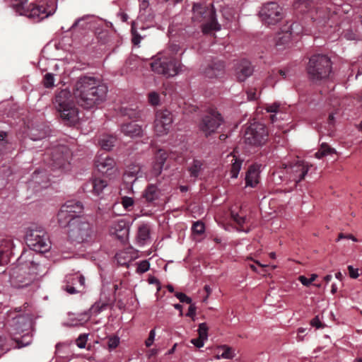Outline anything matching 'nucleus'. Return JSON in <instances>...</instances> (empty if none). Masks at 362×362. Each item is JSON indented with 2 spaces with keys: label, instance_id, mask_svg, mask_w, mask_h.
Masks as SVG:
<instances>
[{
  "label": "nucleus",
  "instance_id": "nucleus-1",
  "mask_svg": "<svg viewBox=\"0 0 362 362\" xmlns=\"http://www.w3.org/2000/svg\"><path fill=\"white\" fill-rule=\"evenodd\" d=\"M107 90L95 78L85 76L76 83L74 95L80 106L90 109L104 100Z\"/></svg>",
  "mask_w": 362,
  "mask_h": 362
},
{
  "label": "nucleus",
  "instance_id": "nucleus-2",
  "mask_svg": "<svg viewBox=\"0 0 362 362\" xmlns=\"http://www.w3.org/2000/svg\"><path fill=\"white\" fill-rule=\"evenodd\" d=\"M68 235L72 242L81 243L90 240L94 235L93 226L85 217H73L69 221Z\"/></svg>",
  "mask_w": 362,
  "mask_h": 362
},
{
  "label": "nucleus",
  "instance_id": "nucleus-3",
  "mask_svg": "<svg viewBox=\"0 0 362 362\" xmlns=\"http://www.w3.org/2000/svg\"><path fill=\"white\" fill-rule=\"evenodd\" d=\"M307 70L309 78L313 82L326 79L332 71L331 60L326 55H314L309 60Z\"/></svg>",
  "mask_w": 362,
  "mask_h": 362
},
{
  "label": "nucleus",
  "instance_id": "nucleus-4",
  "mask_svg": "<svg viewBox=\"0 0 362 362\" xmlns=\"http://www.w3.org/2000/svg\"><path fill=\"white\" fill-rule=\"evenodd\" d=\"M192 20L194 21L204 22L202 31L209 33L213 30H219L221 25L216 18V13L213 8L204 6L201 4H194L192 8Z\"/></svg>",
  "mask_w": 362,
  "mask_h": 362
},
{
  "label": "nucleus",
  "instance_id": "nucleus-5",
  "mask_svg": "<svg viewBox=\"0 0 362 362\" xmlns=\"http://www.w3.org/2000/svg\"><path fill=\"white\" fill-rule=\"evenodd\" d=\"M151 67L152 71L158 74L173 77L181 71L182 65L173 57L161 54L153 58Z\"/></svg>",
  "mask_w": 362,
  "mask_h": 362
},
{
  "label": "nucleus",
  "instance_id": "nucleus-6",
  "mask_svg": "<svg viewBox=\"0 0 362 362\" xmlns=\"http://www.w3.org/2000/svg\"><path fill=\"white\" fill-rule=\"evenodd\" d=\"M70 93L63 90L59 93L55 98V106L60 112L61 117L70 124L78 120V110L73 103L69 100Z\"/></svg>",
  "mask_w": 362,
  "mask_h": 362
},
{
  "label": "nucleus",
  "instance_id": "nucleus-7",
  "mask_svg": "<svg viewBox=\"0 0 362 362\" xmlns=\"http://www.w3.org/2000/svg\"><path fill=\"white\" fill-rule=\"evenodd\" d=\"M57 10L56 0H40L37 4H30L22 16L38 22L53 15Z\"/></svg>",
  "mask_w": 362,
  "mask_h": 362
},
{
  "label": "nucleus",
  "instance_id": "nucleus-8",
  "mask_svg": "<svg viewBox=\"0 0 362 362\" xmlns=\"http://www.w3.org/2000/svg\"><path fill=\"white\" fill-rule=\"evenodd\" d=\"M28 246L33 251L43 253L49 250L50 241L43 230H29L25 236Z\"/></svg>",
  "mask_w": 362,
  "mask_h": 362
},
{
  "label": "nucleus",
  "instance_id": "nucleus-9",
  "mask_svg": "<svg viewBox=\"0 0 362 362\" xmlns=\"http://www.w3.org/2000/svg\"><path fill=\"white\" fill-rule=\"evenodd\" d=\"M268 132L266 127L261 123L251 124L247 129L244 135L246 144L251 146H261L267 141Z\"/></svg>",
  "mask_w": 362,
  "mask_h": 362
},
{
  "label": "nucleus",
  "instance_id": "nucleus-10",
  "mask_svg": "<svg viewBox=\"0 0 362 362\" xmlns=\"http://www.w3.org/2000/svg\"><path fill=\"white\" fill-rule=\"evenodd\" d=\"M262 22L269 26L279 23L284 17L283 8L276 2L264 4L259 11Z\"/></svg>",
  "mask_w": 362,
  "mask_h": 362
},
{
  "label": "nucleus",
  "instance_id": "nucleus-11",
  "mask_svg": "<svg viewBox=\"0 0 362 362\" xmlns=\"http://www.w3.org/2000/svg\"><path fill=\"white\" fill-rule=\"evenodd\" d=\"M14 323L16 334H21L25 331L26 332L21 337H14V340L18 344V347L29 345L32 342V334L30 332L32 327V320L29 317L21 316L16 319Z\"/></svg>",
  "mask_w": 362,
  "mask_h": 362
},
{
  "label": "nucleus",
  "instance_id": "nucleus-12",
  "mask_svg": "<svg viewBox=\"0 0 362 362\" xmlns=\"http://www.w3.org/2000/svg\"><path fill=\"white\" fill-rule=\"evenodd\" d=\"M222 122L223 118L221 114L211 110L202 117L199 124V129L205 136H209L216 132Z\"/></svg>",
  "mask_w": 362,
  "mask_h": 362
},
{
  "label": "nucleus",
  "instance_id": "nucleus-13",
  "mask_svg": "<svg viewBox=\"0 0 362 362\" xmlns=\"http://www.w3.org/2000/svg\"><path fill=\"white\" fill-rule=\"evenodd\" d=\"M83 210V205L80 202L71 200L66 202L59 210L57 214L58 222L62 226H66L69 221L73 217H80L77 216Z\"/></svg>",
  "mask_w": 362,
  "mask_h": 362
},
{
  "label": "nucleus",
  "instance_id": "nucleus-14",
  "mask_svg": "<svg viewBox=\"0 0 362 362\" xmlns=\"http://www.w3.org/2000/svg\"><path fill=\"white\" fill-rule=\"evenodd\" d=\"M173 123L171 112L167 110H160L156 112L154 121V129L158 136L167 134Z\"/></svg>",
  "mask_w": 362,
  "mask_h": 362
},
{
  "label": "nucleus",
  "instance_id": "nucleus-15",
  "mask_svg": "<svg viewBox=\"0 0 362 362\" xmlns=\"http://www.w3.org/2000/svg\"><path fill=\"white\" fill-rule=\"evenodd\" d=\"M71 152L64 146L56 148L52 153V165L54 168L61 169L62 171H68L70 169Z\"/></svg>",
  "mask_w": 362,
  "mask_h": 362
},
{
  "label": "nucleus",
  "instance_id": "nucleus-16",
  "mask_svg": "<svg viewBox=\"0 0 362 362\" xmlns=\"http://www.w3.org/2000/svg\"><path fill=\"white\" fill-rule=\"evenodd\" d=\"M286 174L289 181L298 183L304 179L310 166L302 160H298L294 164L285 165Z\"/></svg>",
  "mask_w": 362,
  "mask_h": 362
},
{
  "label": "nucleus",
  "instance_id": "nucleus-17",
  "mask_svg": "<svg viewBox=\"0 0 362 362\" xmlns=\"http://www.w3.org/2000/svg\"><path fill=\"white\" fill-rule=\"evenodd\" d=\"M64 289L70 294L82 291L85 286V278L78 273L66 275Z\"/></svg>",
  "mask_w": 362,
  "mask_h": 362
},
{
  "label": "nucleus",
  "instance_id": "nucleus-18",
  "mask_svg": "<svg viewBox=\"0 0 362 362\" xmlns=\"http://www.w3.org/2000/svg\"><path fill=\"white\" fill-rule=\"evenodd\" d=\"M336 15L331 13L327 8L317 9L311 16L313 21L316 22L320 26L325 27L327 24L328 28L325 30L327 33L329 32V29L332 28V23Z\"/></svg>",
  "mask_w": 362,
  "mask_h": 362
},
{
  "label": "nucleus",
  "instance_id": "nucleus-19",
  "mask_svg": "<svg viewBox=\"0 0 362 362\" xmlns=\"http://www.w3.org/2000/svg\"><path fill=\"white\" fill-rule=\"evenodd\" d=\"M95 165L98 171L106 176L113 174V158L110 152H101L98 156Z\"/></svg>",
  "mask_w": 362,
  "mask_h": 362
},
{
  "label": "nucleus",
  "instance_id": "nucleus-20",
  "mask_svg": "<svg viewBox=\"0 0 362 362\" xmlns=\"http://www.w3.org/2000/svg\"><path fill=\"white\" fill-rule=\"evenodd\" d=\"M202 72L209 78L221 77L225 72V63L220 59H214L203 67Z\"/></svg>",
  "mask_w": 362,
  "mask_h": 362
},
{
  "label": "nucleus",
  "instance_id": "nucleus-21",
  "mask_svg": "<svg viewBox=\"0 0 362 362\" xmlns=\"http://www.w3.org/2000/svg\"><path fill=\"white\" fill-rule=\"evenodd\" d=\"M115 236L122 245H125L129 240V227L127 221L120 218L115 221Z\"/></svg>",
  "mask_w": 362,
  "mask_h": 362
},
{
  "label": "nucleus",
  "instance_id": "nucleus-22",
  "mask_svg": "<svg viewBox=\"0 0 362 362\" xmlns=\"http://www.w3.org/2000/svg\"><path fill=\"white\" fill-rule=\"evenodd\" d=\"M24 269L25 267L23 266L16 267L11 273V281L14 286L22 288L28 285L32 281L33 278L31 276L22 278L19 275V273L23 272Z\"/></svg>",
  "mask_w": 362,
  "mask_h": 362
},
{
  "label": "nucleus",
  "instance_id": "nucleus-23",
  "mask_svg": "<svg viewBox=\"0 0 362 362\" xmlns=\"http://www.w3.org/2000/svg\"><path fill=\"white\" fill-rule=\"evenodd\" d=\"M121 132L127 136L136 138L143 136L144 129L141 125L129 122L122 125Z\"/></svg>",
  "mask_w": 362,
  "mask_h": 362
},
{
  "label": "nucleus",
  "instance_id": "nucleus-24",
  "mask_svg": "<svg viewBox=\"0 0 362 362\" xmlns=\"http://www.w3.org/2000/svg\"><path fill=\"white\" fill-rule=\"evenodd\" d=\"M105 305L100 303H96L89 309L88 312L78 315L77 322L73 323L74 325H82L87 322L92 315H98L104 308Z\"/></svg>",
  "mask_w": 362,
  "mask_h": 362
},
{
  "label": "nucleus",
  "instance_id": "nucleus-25",
  "mask_svg": "<svg viewBox=\"0 0 362 362\" xmlns=\"http://www.w3.org/2000/svg\"><path fill=\"white\" fill-rule=\"evenodd\" d=\"M253 73V68L249 62L243 61L236 69V76L240 81H244Z\"/></svg>",
  "mask_w": 362,
  "mask_h": 362
},
{
  "label": "nucleus",
  "instance_id": "nucleus-26",
  "mask_svg": "<svg viewBox=\"0 0 362 362\" xmlns=\"http://www.w3.org/2000/svg\"><path fill=\"white\" fill-rule=\"evenodd\" d=\"M48 181L46 173L38 170L33 173L30 185H37L40 188H46L48 186Z\"/></svg>",
  "mask_w": 362,
  "mask_h": 362
},
{
  "label": "nucleus",
  "instance_id": "nucleus-27",
  "mask_svg": "<svg viewBox=\"0 0 362 362\" xmlns=\"http://www.w3.org/2000/svg\"><path fill=\"white\" fill-rule=\"evenodd\" d=\"M259 170L255 166H251L245 177L246 186L255 187L259 182Z\"/></svg>",
  "mask_w": 362,
  "mask_h": 362
},
{
  "label": "nucleus",
  "instance_id": "nucleus-28",
  "mask_svg": "<svg viewBox=\"0 0 362 362\" xmlns=\"http://www.w3.org/2000/svg\"><path fill=\"white\" fill-rule=\"evenodd\" d=\"M228 161L231 163L230 175L232 178H237L241 169L242 160L230 153L227 156Z\"/></svg>",
  "mask_w": 362,
  "mask_h": 362
},
{
  "label": "nucleus",
  "instance_id": "nucleus-29",
  "mask_svg": "<svg viewBox=\"0 0 362 362\" xmlns=\"http://www.w3.org/2000/svg\"><path fill=\"white\" fill-rule=\"evenodd\" d=\"M6 133L0 132V155L11 151L13 148L11 143L6 140Z\"/></svg>",
  "mask_w": 362,
  "mask_h": 362
},
{
  "label": "nucleus",
  "instance_id": "nucleus-30",
  "mask_svg": "<svg viewBox=\"0 0 362 362\" xmlns=\"http://www.w3.org/2000/svg\"><path fill=\"white\" fill-rule=\"evenodd\" d=\"M159 195L157 187L153 185H148L145 189L143 197L147 202H153L156 200Z\"/></svg>",
  "mask_w": 362,
  "mask_h": 362
},
{
  "label": "nucleus",
  "instance_id": "nucleus-31",
  "mask_svg": "<svg viewBox=\"0 0 362 362\" xmlns=\"http://www.w3.org/2000/svg\"><path fill=\"white\" fill-rule=\"evenodd\" d=\"M28 0H10L11 7L19 16L25 13V4Z\"/></svg>",
  "mask_w": 362,
  "mask_h": 362
},
{
  "label": "nucleus",
  "instance_id": "nucleus-32",
  "mask_svg": "<svg viewBox=\"0 0 362 362\" xmlns=\"http://www.w3.org/2000/svg\"><path fill=\"white\" fill-rule=\"evenodd\" d=\"M138 239L143 244L150 239V227L146 224L139 226L138 230Z\"/></svg>",
  "mask_w": 362,
  "mask_h": 362
},
{
  "label": "nucleus",
  "instance_id": "nucleus-33",
  "mask_svg": "<svg viewBox=\"0 0 362 362\" xmlns=\"http://www.w3.org/2000/svg\"><path fill=\"white\" fill-rule=\"evenodd\" d=\"M217 349H222L223 351L221 355L222 358L232 359L236 356L235 349L228 345H220Z\"/></svg>",
  "mask_w": 362,
  "mask_h": 362
},
{
  "label": "nucleus",
  "instance_id": "nucleus-34",
  "mask_svg": "<svg viewBox=\"0 0 362 362\" xmlns=\"http://www.w3.org/2000/svg\"><path fill=\"white\" fill-rule=\"evenodd\" d=\"M100 145L103 152H108L113 146V137L112 136H103L100 140Z\"/></svg>",
  "mask_w": 362,
  "mask_h": 362
},
{
  "label": "nucleus",
  "instance_id": "nucleus-35",
  "mask_svg": "<svg viewBox=\"0 0 362 362\" xmlns=\"http://www.w3.org/2000/svg\"><path fill=\"white\" fill-rule=\"evenodd\" d=\"M202 169V163L199 160H194L192 164L189 167L190 176L194 178H197L199 176Z\"/></svg>",
  "mask_w": 362,
  "mask_h": 362
},
{
  "label": "nucleus",
  "instance_id": "nucleus-36",
  "mask_svg": "<svg viewBox=\"0 0 362 362\" xmlns=\"http://www.w3.org/2000/svg\"><path fill=\"white\" fill-rule=\"evenodd\" d=\"M107 187L106 181L101 179H95L93 180V192L97 195L103 192V190Z\"/></svg>",
  "mask_w": 362,
  "mask_h": 362
},
{
  "label": "nucleus",
  "instance_id": "nucleus-37",
  "mask_svg": "<svg viewBox=\"0 0 362 362\" xmlns=\"http://www.w3.org/2000/svg\"><path fill=\"white\" fill-rule=\"evenodd\" d=\"M291 40V33L286 32L280 34L276 40V45L279 47V49H281V46L284 45L288 44Z\"/></svg>",
  "mask_w": 362,
  "mask_h": 362
},
{
  "label": "nucleus",
  "instance_id": "nucleus-38",
  "mask_svg": "<svg viewBox=\"0 0 362 362\" xmlns=\"http://www.w3.org/2000/svg\"><path fill=\"white\" fill-rule=\"evenodd\" d=\"M311 2L308 0H296L294 6L295 8L300 12L306 11L310 6Z\"/></svg>",
  "mask_w": 362,
  "mask_h": 362
},
{
  "label": "nucleus",
  "instance_id": "nucleus-39",
  "mask_svg": "<svg viewBox=\"0 0 362 362\" xmlns=\"http://www.w3.org/2000/svg\"><path fill=\"white\" fill-rule=\"evenodd\" d=\"M167 158V153L165 151L160 149L156 154L155 162H156L158 164H160L163 168Z\"/></svg>",
  "mask_w": 362,
  "mask_h": 362
},
{
  "label": "nucleus",
  "instance_id": "nucleus-40",
  "mask_svg": "<svg viewBox=\"0 0 362 362\" xmlns=\"http://www.w3.org/2000/svg\"><path fill=\"white\" fill-rule=\"evenodd\" d=\"M136 22L133 21L132 23V42L137 45L140 43L141 40V35L138 33L136 28Z\"/></svg>",
  "mask_w": 362,
  "mask_h": 362
},
{
  "label": "nucleus",
  "instance_id": "nucleus-41",
  "mask_svg": "<svg viewBox=\"0 0 362 362\" xmlns=\"http://www.w3.org/2000/svg\"><path fill=\"white\" fill-rule=\"evenodd\" d=\"M208 330L209 328L206 323H200L198 329L199 337L206 340L208 339Z\"/></svg>",
  "mask_w": 362,
  "mask_h": 362
},
{
  "label": "nucleus",
  "instance_id": "nucleus-42",
  "mask_svg": "<svg viewBox=\"0 0 362 362\" xmlns=\"http://www.w3.org/2000/svg\"><path fill=\"white\" fill-rule=\"evenodd\" d=\"M204 224L201 221H197L192 226V231L194 234L202 235L204 233Z\"/></svg>",
  "mask_w": 362,
  "mask_h": 362
},
{
  "label": "nucleus",
  "instance_id": "nucleus-43",
  "mask_svg": "<svg viewBox=\"0 0 362 362\" xmlns=\"http://www.w3.org/2000/svg\"><path fill=\"white\" fill-rule=\"evenodd\" d=\"M317 278V275L316 274H313L310 279H307L304 276H300L298 277V280L303 286H309Z\"/></svg>",
  "mask_w": 362,
  "mask_h": 362
},
{
  "label": "nucleus",
  "instance_id": "nucleus-44",
  "mask_svg": "<svg viewBox=\"0 0 362 362\" xmlns=\"http://www.w3.org/2000/svg\"><path fill=\"white\" fill-rule=\"evenodd\" d=\"M148 102L151 105H158L160 103V96L156 92H151L148 93Z\"/></svg>",
  "mask_w": 362,
  "mask_h": 362
},
{
  "label": "nucleus",
  "instance_id": "nucleus-45",
  "mask_svg": "<svg viewBox=\"0 0 362 362\" xmlns=\"http://www.w3.org/2000/svg\"><path fill=\"white\" fill-rule=\"evenodd\" d=\"M54 75L50 73H47L44 76V86L46 88H51L54 86Z\"/></svg>",
  "mask_w": 362,
  "mask_h": 362
},
{
  "label": "nucleus",
  "instance_id": "nucleus-46",
  "mask_svg": "<svg viewBox=\"0 0 362 362\" xmlns=\"http://www.w3.org/2000/svg\"><path fill=\"white\" fill-rule=\"evenodd\" d=\"M150 264L148 261L144 260L141 262L137 267L136 271L138 273H144L149 269Z\"/></svg>",
  "mask_w": 362,
  "mask_h": 362
},
{
  "label": "nucleus",
  "instance_id": "nucleus-47",
  "mask_svg": "<svg viewBox=\"0 0 362 362\" xmlns=\"http://www.w3.org/2000/svg\"><path fill=\"white\" fill-rule=\"evenodd\" d=\"M175 296L180 300L182 303H186L188 304L192 303V298L186 296L185 293L181 292L175 293Z\"/></svg>",
  "mask_w": 362,
  "mask_h": 362
},
{
  "label": "nucleus",
  "instance_id": "nucleus-48",
  "mask_svg": "<svg viewBox=\"0 0 362 362\" xmlns=\"http://www.w3.org/2000/svg\"><path fill=\"white\" fill-rule=\"evenodd\" d=\"M87 341V336L86 334L80 335L76 339V345L80 349H83L86 347V344Z\"/></svg>",
  "mask_w": 362,
  "mask_h": 362
},
{
  "label": "nucleus",
  "instance_id": "nucleus-49",
  "mask_svg": "<svg viewBox=\"0 0 362 362\" xmlns=\"http://www.w3.org/2000/svg\"><path fill=\"white\" fill-rule=\"evenodd\" d=\"M233 219L241 227L246 222L245 216H240L238 214H231Z\"/></svg>",
  "mask_w": 362,
  "mask_h": 362
},
{
  "label": "nucleus",
  "instance_id": "nucleus-50",
  "mask_svg": "<svg viewBox=\"0 0 362 362\" xmlns=\"http://www.w3.org/2000/svg\"><path fill=\"white\" fill-rule=\"evenodd\" d=\"M320 150L324 153L325 156H327L336 152L334 148L329 147L327 144H322Z\"/></svg>",
  "mask_w": 362,
  "mask_h": 362
},
{
  "label": "nucleus",
  "instance_id": "nucleus-51",
  "mask_svg": "<svg viewBox=\"0 0 362 362\" xmlns=\"http://www.w3.org/2000/svg\"><path fill=\"white\" fill-rule=\"evenodd\" d=\"M163 168L160 164H158L156 162H154L151 170L152 175L155 177L158 176L159 175H160Z\"/></svg>",
  "mask_w": 362,
  "mask_h": 362
},
{
  "label": "nucleus",
  "instance_id": "nucleus-52",
  "mask_svg": "<svg viewBox=\"0 0 362 362\" xmlns=\"http://www.w3.org/2000/svg\"><path fill=\"white\" fill-rule=\"evenodd\" d=\"M156 336V332L154 329L151 330L149 333V336L148 339L146 340L145 344L147 347L151 346L153 343L154 339Z\"/></svg>",
  "mask_w": 362,
  "mask_h": 362
},
{
  "label": "nucleus",
  "instance_id": "nucleus-53",
  "mask_svg": "<svg viewBox=\"0 0 362 362\" xmlns=\"http://www.w3.org/2000/svg\"><path fill=\"white\" fill-rule=\"evenodd\" d=\"M247 98L250 100H256L257 98V92L255 88H250L247 91Z\"/></svg>",
  "mask_w": 362,
  "mask_h": 362
},
{
  "label": "nucleus",
  "instance_id": "nucleus-54",
  "mask_svg": "<svg viewBox=\"0 0 362 362\" xmlns=\"http://www.w3.org/2000/svg\"><path fill=\"white\" fill-rule=\"evenodd\" d=\"M204 341H205V339L198 337L197 339H192L191 340V343L192 344H194L195 346H197V348H202L204 345Z\"/></svg>",
  "mask_w": 362,
  "mask_h": 362
},
{
  "label": "nucleus",
  "instance_id": "nucleus-55",
  "mask_svg": "<svg viewBox=\"0 0 362 362\" xmlns=\"http://www.w3.org/2000/svg\"><path fill=\"white\" fill-rule=\"evenodd\" d=\"M310 325L313 326V327H315L316 328L319 329V328H323L324 327V325H322V323L320 322L318 316H316L315 317H314L311 321H310Z\"/></svg>",
  "mask_w": 362,
  "mask_h": 362
},
{
  "label": "nucleus",
  "instance_id": "nucleus-56",
  "mask_svg": "<svg viewBox=\"0 0 362 362\" xmlns=\"http://www.w3.org/2000/svg\"><path fill=\"white\" fill-rule=\"evenodd\" d=\"M348 270L351 278L356 279L359 276L358 269H355L352 266L349 265L348 267Z\"/></svg>",
  "mask_w": 362,
  "mask_h": 362
},
{
  "label": "nucleus",
  "instance_id": "nucleus-57",
  "mask_svg": "<svg viewBox=\"0 0 362 362\" xmlns=\"http://www.w3.org/2000/svg\"><path fill=\"white\" fill-rule=\"evenodd\" d=\"M133 203V199L131 197H124L122 199V204L126 209L128 208L129 206H132Z\"/></svg>",
  "mask_w": 362,
  "mask_h": 362
},
{
  "label": "nucleus",
  "instance_id": "nucleus-58",
  "mask_svg": "<svg viewBox=\"0 0 362 362\" xmlns=\"http://www.w3.org/2000/svg\"><path fill=\"white\" fill-rule=\"evenodd\" d=\"M279 108V105L277 103H273L267 107V111L268 112H277Z\"/></svg>",
  "mask_w": 362,
  "mask_h": 362
},
{
  "label": "nucleus",
  "instance_id": "nucleus-59",
  "mask_svg": "<svg viewBox=\"0 0 362 362\" xmlns=\"http://www.w3.org/2000/svg\"><path fill=\"white\" fill-rule=\"evenodd\" d=\"M196 315V306L194 304H190L187 316L193 317Z\"/></svg>",
  "mask_w": 362,
  "mask_h": 362
},
{
  "label": "nucleus",
  "instance_id": "nucleus-60",
  "mask_svg": "<svg viewBox=\"0 0 362 362\" xmlns=\"http://www.w3.org/2000/svg\"><path fill=\"white\" fill-rule=\"evenodd\" d=\"M344 238L351 239V240H352L354 242L357 241V239L354 236H353L352 235H351V234L344 235L343 233H340L339 235L338 238H337V241H339L340 240L344 239Z\"/></svg>",
  "mask_w": 362,
  "mask_h": 362
},
{
  "label": "nucleus",
  "instance_id": "nucleus-61",
  "mask_svg": "<svg viewBox=\"0 0 362 362\" xmlns=\"http://www.w3.org/2000/svg\"><path fill=\"white\" fill-rule=\"evenodd\" d=\"M139 171H140V168L138 167V168H136V169L134 170L133 171L127 173L126 175L127 176L136 177L138 173H139Z\"/></svg>",
  "mask_w": 362,
  "mask_h": 362
},
{
  "label": "nucleus",
  "instance_id": "nucleus-62",
  "mask_svg": "<svg viewBox=\"0 0 362 362\" xmlns=\"http://www.w3.org/2000/svg\"><path fill=\"white\" fill-rule=\"evenodd\" d=\"M126 114L131 118H139L140 117L139 112H133L132 110H129V112H127Z\"/></svg>",
  "mask_w": 362,
  "mask_h": 362
},
{
  "label": "nucleus",
  "instance_id": "nucleus-63",
  "mask_svg": "<svg viewBox=\"0 0 362 362\" xmlns=\"http://www.w3.org/2000/svg\"><path fill=\"white\" fill-rule=\"evenodd\" d=\"M6 262L4 252L0 250V265H3Z\"/></svg>",
  "mask_w": 362,
  "mask_h": 362
},
{
  "label": "nucleus",
  "instance_id": "nucleus-64",
  "mask_svg": "<svg viewBox=\"0 0 362 362\" xmlns=\"http://www.w3.org/2000/svg\"><path fill=\"white\" fill-rule=\"evenodd\" d=\"M118 17L121 18L123 22H125L128 19V16L124 13H119L117 14Z\"/></svg>",
  "mask_w": 362,
  "mask_h": 362
}]
</instances>
